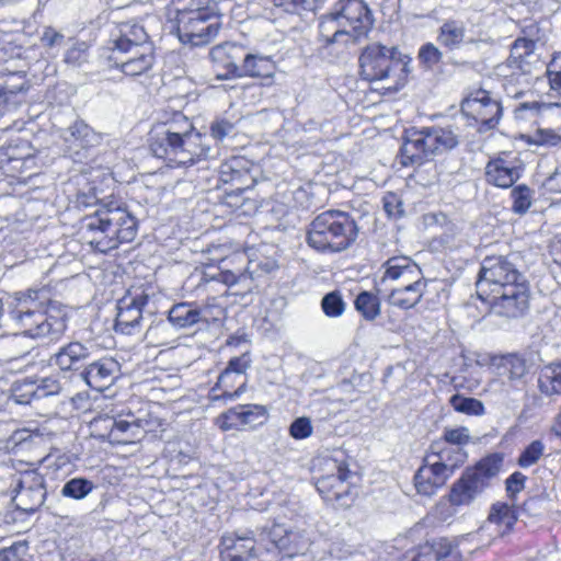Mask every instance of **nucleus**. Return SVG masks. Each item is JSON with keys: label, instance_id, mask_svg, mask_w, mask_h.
Here are the masks:
<instances>
[{"label": "nucleus", "instance_id": "1", "mask_svg": "<svg viewBox=\"0 0 561 561\" xmlns=\"http://www.w3.org/2000/svg\"><path fill=\"white\" fill-rule=\"evenodd\" d=\"M151 152L169 167H191L210 156L207 137L181 112L164 114L150 131Z\"/></svg>", "mask_w": 561, "mask_h": 561}, {"label": "nucleus", "instance_id": "2", "mask_svg": "<svg viewBox=\"0 0 561 561\" xmlns=\"http://www.w3.org/2000/svg\"><path fill=\"white\" fill-rule=\"evenodd\" d=\"M137 229V219L128 209L111 202L81 220L80 236L94 251L107 253L122 243L131 242Z\"/></svg>", "mask_w": 561, "mask_h": 561}, {"label": "nucleus", "instance_id": "3", "mask_svg": "<svg viewBox=\"0 0 561 561\" xmlns=\"http://www.w3.org/2000/svg\"><path fill=\"white\" fill-rule=\"evenodd\" d=\"M373 25V13L363 0H339L321 18L319 32L327 46L335 43L348 45L366 37Z\"/></svg>", "mask_w": 561, "mask_h": 561}, {"label": "nucleus", "instance_id": "4", "mask_svg": "<svg viewBox=\"0 0 561 561\" xmlns=\"http://www.w3.org/2000/svg\"><path fill=\"white\" fill-rule=\"evenodd\" d=\"M357 225L347 213L327 210L309 225L306 241L319 252H341L357 238Z\"/></svg>", "mask_w": 561, "mask_h": 561}, {"label": "nucleus", "instance_id": "5", "mask_svg": "<svg viewBox=\"0 0 561 561\" xmlns=\"http://www.w3.org/2000/svg\"><path fill=\"white\" fill-rule=\"evenodd\" d=\"M10 317L23 334L33 339L44 336H50L51 340L58 339L66 330V322L61 317L46 314L44 304L38 301L37 291L16 298Z\"/></svg>", "mask_w": 561, "mask_h": 561}, {"label": "nucleus", "instance_id": "6", "mask_svg": "<svg viewBox=\"0 0 561 561\" xmlns=\"http://www.w3.org/2000/svg\"><path fill=\"white\" fill-rule=\"evenodd\" d=\"M405 58L394 46L388 47L379 43L367 45L358 59L360 75L367 81L393 79L397 88L408 72L409 61Z\"/></svg>", "mask_w": 561, "mask_h": 561}, {"label": "nucleus", "instance_id": "7", "mask_svg": "<svg viewBox=\"0 0 561 561\" xmlns=\"http://www.w3.org/2000/svg\"><path fill=\"white\" fill-rule=\"evenodd\" d=\"M515 259L516 255L484 257L476 283L477 295L481 300H490V295L526 282L516 267Z\"/></svg>", "mask_w": 561, "mask_h": 561}, {"label": "nucleus", "instance_id": "8", "mask_svg": "<svg viewBox=\"0 0 561 561\" xmlns=\"http://www.w3.org/2000/svg\"><path fill=\"white\" fill-rule=\"evenodd\" d=\"M450 451L427 455L423 465L414 474V485L419 494L431 496L453 476L456 468L467 458L466 453L455 451V461H450Z\"/></svg>", "mask_w": 561, "mask_h": 561}, {"label": "nucleus", "instance_id": "9", "mask_svg": "<svg viewBox=\"0 0 561 561\" xmlns=\"http://www.w3.org/2000/svg\"><path fill=\"white\" fill-rule=\"evenodd\" d=\"M219 28V18L205 9L181 12L178 15V35L182 43L206 45L217 36Z\"/></svg>", "mask_w": 561, "mask_h": 561}, {"label": "nucleus", "instance_id": "10", "mask_svg": "<svg viewBox=\"0 0 561 561\" xmlns=\"http://www.w3.org/2000/svg\"><path fill=\"white\" fill-rule=\"evenodd\" d=\"M15 483L13 503L16 508L25 513L36 512L46 497L45 480L42 474L28 470L13 474Z\"/></svg>", "mask_w": 561, "mask_h": 561}, {"label": "nucleus", "instance_id": "11", "mask_svg": "<svg viewBox=\"0 0 561 561\" xmlns=\"http://www.w3.org/2000/svg\"><path fill=\"white\" fill-rule=\"evenodd\" d=\"M461 112L481 125L480 131L494 128L501 118L502 107L485 90L472 92L461 102Z\"/></svg>", "mask_w": 561, "mask_h": 561}, {"label": "nucleus", "instance_id": "12", "mask_svg": "<svg viewBox=\"0 0 561 561\" xmlns=\"http://www.w3.org/2000/svg\"><path fill=\"white\" fill-rule=\"evenodd\" d=\"M491 312L499 317L516 319L525 314L529 308V287L527 282L508 286L499 294L490 295Z\"/></svg>", "mask_w": 561, "mask_h": 561}, {"label": "nucleus", "instance_id": "13", "mask_svg": "<svg viewBox=\"0 0 561 561\" xmlns=\"http://www.w3.org/2000/svg\"><path fill=\"white\" fill-rule=\"evenodd\" d=\"M148 295L137 289L128 291L117 301L115 331L133 335L141 331L142 309L148 304Z\"/></svg>", "mask_w": 561, "mask_h": 561}, {"label": "nucleus", "instance_id": "14", "mask_svg": "<svg viewBox=\"0 0 561 561\" xmlns=\"http://www.w3.org/2000/svg\"><path fill=\"white\" fill-rule=\"evenodd\" d=\"M383 275L381 285L390 284V288L410 287L427 282L420 266L408 256H393L381 266Z\"/></svg>", "mask_w": 561, "mask_h": 561}, {"label": "nucleus", "instance_id": "15", "mask_svg": "<svg viewBox=\"0 0 561 561\" xmlns=\"http://www.w3.org/2000/svg\"><path fill=\"white\" fill-rule=\"evenodd\" d=\"M102 139V134L94 131L83 121H76L64 134L66 153L75 162H82L88 158L89 149L100 146Z\"/></svg>", "mask_w": 561, "mask_h": 561}, {"label": "nucleus", "instance_id": "16", "mask_svg": "<svg viewBox=\"0 0 561 561\" xmlns=\"http://www.w3.org/2000/svg\"><path fill=\"white\" fill-rule=\"evenodd\" d=\"M401 164L404 167L422 164L435 156L430 128L407 130L401 147Z\"/></svg>", "mask_w": 561, "mask_h": 561}, {"label": "nucleus", "instance_id": "17", "mask_svg": "<svg viewBox=\"0 0 561 561\" xmlns=\"http://www.w3.org/2000/svg\"><path fill=\"white\" fill-rule=\"evenodd\" d=\"M351 471L340 465L336 473H332L318 479L317 490L324 501L336 503L340 507H348L353 502V496L347 484Z\"/></svg>", "mask_w": 561, "mask_h": 561}, {"label": "nucleus", "instance_id": "18", "mask_svg": "<svg viewBox=\"0 0 561 561\" xmlns=\"http://www.w3.org/2000/svg\"><path fill=\"white\" fill-rule=\"evenodd\" d=\"M30 84L23 71L0 75V116L21 103Z\"/></svg>", "mask_w": 561, "mask_h": 561}, {"label": "nucleus", "instance_id": "19", "mask_svg": "<svg viewBox=\"0 0 561 561\" xmlns=\"http://www.w3.org/2000/svg\"><path fill=\"white\" fill-rule=\"evenodd\" d=\"M436 41L448 51L480 43L479 38L469 35L465 22L458 19L445 20L438 27Z\"/></svg>", "mask_w": 561, "mask_h": 561}, {"label": "nucleus", "instance_id": "20", "mask_svg": "<svg viewBox=\"0 0 561 561\" xmlns=\"http://www.w3.org/2000/svg\"><path fill=\"white\" fill-rule=\"evenodd\" d=\"M222 561H252L256 558L255 538L252 530L245 535H226L221 538Z\"/></svg>", "mask_w": 561, "mask_h": 561}, {"label": "nucleus", "instance_id": "21", "mask_svg": "<svg viewBox=\"0 0 561 561\" xmlns=\"http://www.w3.org/2000/svg\"><path fill=\"white\" fill-rule=\"evenodd\" d=\"M119 373V364L113 357H103L91 363L81 374L87 385L96 390L104 391L110 388Z\"/></svg>", "mask_w": 561, "mask_h": 561}, {"label": "nucleus", "instance_id": "22", "mask_svg": "<svg viewBox=\"0 0 561 561\" xmlns=\"http://www.w3.org/2000/svg\"><path fill=\"white\" fill-rule=\"evenodd\" d=\"M243 50L242 45L234 43L217 45L210 50L211 60L224 70L217 75L218 79L241 78V66L237 61L242 58Z\"/></svg>", "mask_w": 561, "mask_h": 561}, {"label": "nucleus", "instance_id": "23", "mask_svg": "<svg viewBox=\"0 0 561 561\" xmlns=\"http://www.w3.org/2000/svg\"><path fill=\"white\" fill-rule=\"evenodd\" d=\"M91 355L90 346L75 341L61 346L50 356V365L57 366L62 371L77 370Z\"/></svg>", "mask_w": 561, "mask_h": 561}, {"label": "nucleus", "instance_id": "24", "mask_svg": "<svg viewBox=\"0 0 561 561\" xmlns=\"http://www.w3.org/2000/svg\"><path fill=\"white\" fill-rule=\"evenodd\" d=\"M486 181L497 187H511L520 176L516 161L497 158L485 167Z\"/></svg>", "mask_w": 561, "mask_h": 561}, {"label": "nucleus", "instance_id": "25", "mask_svg": "<svg viewBox=\"0 0 561 561\" xmlns=\"http://www.w3.org/2000/svg\"><path fill=\"white\" fill-rule=\"evenodd\" d=\"M247 382V376L233 374L224 369L219 375L216 385L210 390V399L213 401L236 399L245 391Z\"/></svg>", "mask_w": 561, "mask_h": 561}, {"label": "nucleus", "instance_id": "26", "mask_svg": "<svg viewBox=\"0 0 561 561\" xmlns=\"http://www.w3.org/2000/svg\"><path fill=\"white\" fill-rule=\"evenodd\" d=\"M260 536L268 538L277 549L289 557L304 554L307 551V541L296 545V547L291 546V537L300 538V533L289 531L280 524H274L268 530L263 529ZM263 539L261 538V540Z\"/></svg>", "mask_w": 561, "mask_h": 561}, {"label": "nucleus", "instance_id": "27", "mask_svg": "<svg viewBox=\"0 0 561 561\" xmlns=\"http://www.w3.org/2000/svg\"><path fill=\"white\" fill-rule=\"evenodd\" d=\"M484 490V484L476 480L468 471L453 485L449 501L454 505H467Z\"/></svg>", "mask_w": 561, "mask_h": 561}, {"label": "nucleus", "instance_id": "28", "mask_svg": "<svg viewBox=\"0 0 561 561\" xmlns=\"http://www.w3.org/2000/svg\"><path fill=\"white\" fill-rule=\"evenodd\" d=\"M241 65V78H267L271 79L275 75V62L268 56L259 54H245L243 51Z\"/></svg>", "mask_w": 561, "mask_h": 561}, {"label": "nucleus", "instance_id": "29", "mask_svg": "<svg viewBox=\"0 0 561 561\" xmlns=\"http://www.w3.org/2000/svg\"><path fill=\"white\" fill-rule=\"evenodd\" d=\"M426 286L427 282L410 287L390 288L387 301L389 305L403 310L412 309L421 301Z\"/></svg>", "mask_w": 561, "mask_h": 561}, {"label": "nucleus", "instance_id": "30", "mask_svg": "<svg viewBox=\"0 0 561 561\" xmlns=\"http://www.w3.org/2000/svg\"><path fill=\"white\" fill-rule=\"evenodd\" d=\"M168 320L175 329H188L198 324L197 304H174L168 311Z\"/></svg>", "mask_w": 561, "mask_h": 561}, {"label": "nucleus", "instance_id": "31", "mask_svg": "<svg viewBox=\"0 0 561 561\" xmlns=\"http://www.w3.org/2000/svg\"><path fill=\"white\" fill-rule=\"evenodd\" d=\"M110 59L122 70L123 73L130 77L141 76L149 71L154 62L153 48H147L141 51L140 59L124 60L119 56H110Z\"/></svg>", "mask_w": 561, "mask_h": 561}, {"label": "nucleus", "instance_id": "32", "mask_svg": "<svg viewBox=\"0 0 561 561\" xmlns=\"http://www.w3.org/2000/svg\"><path fill=\"white\" fill-rule=\"evenodd\" d=\"M148 346H169L175 342V332L169 320H159L152 323L145 333Z\"/></svg>", "mask_w": 561, "mask_h": 561}, {"label": "nucleus", "instance_id": "33", "mask_svg": "<svg viewBox=\"0 0 561 561\" xmlns=\"http://www.w3.org/2000/svg\"><path fill=\"white\" fill-rule=\"evenodd\" d=\"M539 124L549 126V128L546 130L549 139L542 138V141L549 142L551 145L558 144L560 137L557 136L552 129L561 131V104L545 103V106L541 107V118ZM540 134L543 135L545 130H540Z\"/></svg>", "mask_w": 561, "mask_h": 561}, {"label": "nucleus", "instance_id": "34", "mask_svg": "<svg viewBox=\"0 0 561 561\" xmlns=\"http://www.w3.org/2000/svg\"><path fill=\"white\" fill-rule=\"evenodd\" d=\"M538 388L546 396L561 394V362L541 368Z\"/></svg>", "mask_w": 561, "mask_h": 561}, {"label": "nucleus", "instance_id": "35", "mask_svg": "<svg viewBox=\"0 0 561 561\" xmlns=\"http://www.w3.org/2000/svg\"><path fill=\"white\" fill-rule=\"evenodd\" d=\"M503 458L497 454L490 455L480 460L473 468L467 471L479 482L489 485V481L494 478L502 467Z\"/></svg>", "mask_w": 561, "mask_h": 561}, {"label": "nucleus", "instance_id": "36", "mask_svg": "<svg viewBox=\"0 0 561 561\" xmlns=\"http://www.w3.org/2000/svg\"><path fill=\"white\" fill-rule=\"evenodd\" d=\"M117 49L125 48L127 46H134L136 44H150L148 42V34L144 26L137 23H123L119 26V35L113 42Z\"/></svg>", "mask_w": 561, "mask_h": 561}, {"label": "nucleus", "instance_id": "37", "mask_svg": "<svg viewBox=\"0 0 561 561\" xmlns=\"http://www.w3.org/2000/svg\"><path fill=\"white\" fill-rule=\"evenodd\" d=\"M428 128L435 156L451 150L459 144V137L450 126Z\"/></svg>", "mask_w": 561, "mask_h": 561}, {"label": "nucleus", "instance_id": "38", "mask_svg": "<svg viewBox=\"0 0 561 561\" xmlns=\"http://www.w3.org/2000/svg\"><path fill=\"white\" fill-rule=\"evenodd\" d=\"M499 375L508 381H520L527 373L526 360L516 355L504 356L497 365Z\"/></svg>", "mask_w": 561, "mask_h": 561}, {"label": "nucleus", "instance_id": "39", "mask_svg": "<svg viewBox=\"0 0 561 561\" xmlns=\"http://www.w3.org/2000/svg\"><path fill=\"white\" fill-rule=\"evenodd\" d=\"M516 522L514 510L506 503H496L492 506L489 523L499 527V533L504 535Z\"/></svg>", "mask_w": 561, "mask_h": 561}, {"label": "nucleus", "instance_id": "40", "mask_svg": "<svg viewBox=\"0 0 561 561\" xmlns=\"http://www.w3.org/2000/svg\"><path fill=\"white\" fill-rule=\"evenodd\" d=\"M95 484L87 478H72L68 480L61 488V495L76 501L85 499L93 490Z\"/></svg>", "mask_w": 561, "mask_h": 561}, {"label": "nucleus", "instance_id": "41", "mask_svg": "<svg viewBox=\"0 0 561 561\" xmlns=\"http://www.w3.org/2000/svg\"><path fill=\"white\" fill-rule=\"evenodd\" d=\"M354 305L355 309L368 321L375 320L380 314V300L369 291H362L356 297Z\"/></svg>", "mask_w": 561, "mask_h": 561}, {"label": "nucleus", "instance_id": "42", "mask_svg": "<svg viewBox=\"0 0 561 561\" xmlns=\"http://www.w3.org/2000/svg\"><path fill=\"white\" fill-rule=\"evenodd\" d=\"M449 404L459 413L467 415H483L485 413L482 401L476 398H468L461 394H454L449 399Z\"/></svg>", "mask_w": 561, "mask_h": 561}, {"label": "nucleus", "instance_id": "43", "mask_svg": "<svg viewBox=\"0 0 561 561\" xmlns=\"http://www.w3.org/2000/svg\"><path fill=\"white\" fill-rule=\"evenodd\" d=\"M436 561H462L461 554L456 546L446 538H440L428 545Z\"/></svg>", "mask_w": 561, "mask_h": 561}, {"label": "nucleus", "instance_id": "44", "mask_svg": "<svg viewBox=\"0 0 561 561\" xmlns=\"http://www.w3.org/2000/svg\"><path fill=\"white\" fill-rule=\"evenodd\" d=\"M252 265H253V260H248V265L244 270L222 271L219 274V279L228 286H233L237 284H244L248 280H252V279H254V274L257 273V271L254 270L252 267Z\"/></svg>", "mask_w": 561, "mask_h": 561}, {"label": "nucleus", "instance_id": "45", "mask_svg": "<svg viewBox=\"0 0 561 561\" xmlns=\"http://www.w3.org/2000/svg\"><path fill=\"white\" fill-rule=\"evenodd\" d=\"M244 404H239L221 413L217 419V424L222 431L239 428L244 426Z\"/></svg>", "mask_w": 561, "mask_h": 561}, {"label": "nucleus", "instance_id": "46", "mask_svg": "<svg viewBox=\"0 0 561 561\" xmlns=\"http://www.w3.org/2000/svg\"><path fill=\"white\" fill-rule=\"evenodd\" d=\"M534 192L526 185H517L512 192L511 196L513 199L512 209L515 214H525L533 203Z\"/></svg>", "mask_w": 561, "mask_h": 561}, {"label": "nucleus", "instance_id": "47", "mask_svg": "<svg viewBox=\"0 0 561 561\" xmlns=\"http://www.w3.org/2000/svg\"><path fill=\"white\" fill-rule=\"evenodd\" d=\"M321 308L327 317H341L345 310V302L339 291L327 294L321 300Z\"/></svg>", "mask_w": 561, "mask_h": 561}, {"label": "nucleus", "instance_id": "48", "mask_svg": "<svg viewBox=\"0 0 561 561\" xmlns=\"http://www.w3.org/2000/svg\"><path fill=\"white\" fill-rule=\"evenodd\" d=\"M198 323L210 324L219 321L224 316V309L213 298L203 305H197Z\"/></svg>", "mask_w": 561, "mask_h": 561}, {"label": "nucleus", "instance_id": "49", "mask_svg": "<svg viewBox=\"0 0 561 561\" xmlns=\"http://www.w3.org/2000/svg\"><path fill=\"white\" fill-rule=\"evenodd\" d=\"M545 106V102L531 101L519 103L514 113L515 117L523 121L534 119L539 124L541 118V107Z\"/></svg>", "mask_w": 561, "mask_h": 561}, {"label": "nucleus", "instance_id": "50", "mask_svg": "<svg viewBox=\"0 0 561 561\" xmlns=\"http://www.w3.org/2000/svg\"><path fill=\"white\" fill-rule=\"evenodd\" d=\"M275 9L288 14L300 15L312 9V0H271Z\"/></svg>", "mask_w": 561, "mask_h": 561}, {"label": "nucleus", "instance_id": "51", "mask_svg": "<svg viewBox=\"0 0 561 561\" xmlns=\"http://www.w3.org/2000/svg\"><path fill=\"white\" fill-rule=\"evenodd\" d=\"M543 444L540 440H534L520 454L518 465L523 468L535 465L543 455Z\"/></svg>", "mask_w": 561, "mask_h": 561}, {"label": "nucleus", "instance_id": "52", "mask_svg": "<svg viewBox=\"0 0 561 561\" xmlns=\"http://www.w3.org/2000/svg\"><path fill=\"white\" fill-rule=\"evenodd\" d=\"M443 438L445 443L454 445L456 448H462L470 442V434L465 426L445 428Z\"/></svg>", "mask_w": 561, "mask_h": 561}, {"label": "nucleus", "instance_id": "53", "mask_svg": "<svg viewBox=\"0 0 561 561\" xmlns=\"http://www.w3.org/2000/svg\"><path fill=\"white\" fill-rule=\"evenodd\" d=\"M266 409L259 404H244V426L261 425L266 421Z\"/></svg>", "mask_w": 561, "mask_h": 561}, {"label": "nucleus", "instance_id": "54", "mask_svg": "<svg viewBox=\"0 0 561 561\" xmlns=\"http://www.w3.org/2000/svg\"><path fill=\"white\" fill-rule=\"evenodd\" d=\"M311 420L307 416L297 417L289 426V435L295 439H305L312 435Z\"/></svg>", "mask_w": 561, "mask_h": 561}, {"label": "nucleus", "instance_id": "55", "mask_svg": "<svg viewBox=\"0 0 561 561\" xmlns=\"http://www.w3.org/2000/svg\"><path fill=\"white\" fill-rule=\"evenodd\" d=\"M550 88L561 94V54L553 56L547 67Z\"/></svg>", "mask_w": 561, "mask_h": 561}, {"label": "nucleus", "instance_id": "56", "mask_svg": "<svg viewBox=\"0 0 561 561\" xmlns=\"http://www.w3.org/2000/svg\"><path fill=\"white\" fill-rule=\"evenodd\" d=\"M13 396L18 403L27 404L37 399V386L34 382L14 383Z\"/></svg>", "mask_w": 561, "mask_h": 561}, {"label": "nucleus", "instance_id": "57", "mask_svg": "<svg viewBox=\"0 0 561 561\" xmlns=\"http://www.w3.org/2000/svg\"><path fill=\"white\" fill-rule=\"evenodd\" d=\"M443 58V53L432 43L423 45L419 50V59L427 67L437 65Z\"/></svg>", "mask_w": 561, "mask_h": 561}, {"label": "nucleus", "instance_id": "58", "mask_svg": "<svg viewBox=\"0 0 561 561\" xmlns=\"http://www.w3.org/2000/svg\"><path fill=\"white\" fill-rule=\"evenodd\" d=\"M88 45L84 42H78L65 54V61L72 66H80L87 60Z\"/></svg>", "mask_w": 561, "mask_h": 561}, {"label": "nucleus", "instance_id": "59", "mask_svg": "<svg viewBox=\"0 0 561 561\" xmlns=\"http://www.w3.org/2000/svg\"><path fill=\"white\" fill-rule=\"evenodd\" d=\"M241 164V160L233 158L220 165V179L222 182H234L239 180L242 175L239 167Z\"/></svg>", "mask_w": 561, "mask_h": 561}, {"label": "nucleus", "instance_id": "60", "mask_svg": "<svg viewBox=\"0 0 561 561\" xmlns=\"http://www.w3.org/2000/svg\"><path fill=\"white\" fill-rule=\"evenodd\" d=\"M26 552V543L16 542L0 551V561H25Z\"/></svg>", "mask_w": 561, "mask_h": 561}, {"label": "nucleus", "instance_id": "61", "mask_svg": "<svg viewBox=\"0 0 561 561\" xmlns=\"http://www.w3.org/2000/svg\"><path fill=\"white\" fill-rule=\"evenodd\" d=\"M251 363H252L251 356L247 352L240 356H234V357L230 358L225 370H228L230 373L238 374L241 376H247V371L251 367Z\"/></svg>", "mask_w": 561, "mask_h": 561}, {"label": "nucleus", "instance_id": "62", "mask_svg": "<svg viewBox=\"0 0 561 561\" xmlns=\"http://www.w3.org/2000/svg\"><path fill=\"white\" fill-rule=\"evenodd\" d=\"M147 48H153L151 44H136L131 46H127L122 49H117L116 47L112 48L111 56H119L124 58V60H135L140 59V54L142 50Z\"/></svg>", "mask_w": 561, "mask_h": 561}, {"label": "nucleus", "instance_id": "63", "mask_svg": "<svg viewBox=\"0 0 561 561\" xmlns=\"http://www.w3.org/2000/svg\"><path fill=\"white\" fill-rule=\"evenodd\" d=\"M64 34L56 31L51 26L44 27L43 34L41 35V43L44 47L47 48L60 46L64 43Z\"/></svg>", "mask_w": 561, "mask_h": 561}, {"label": "nucleus", "instance_id": "64", "mask_svg": "<svg viewBox=\"0 0 561 561\" xmlns=\"http://www.w3.org/2000/svg\"><path fill=\"white\" fill-rule=\"evenodd\" d=\"M525 481L526 477L519 471L511 474L505 482L508 496L514 497L517 493H519L525 488Z\"/></svg>", "mask_w": 561, "mask_h": 561}]
</instances>
